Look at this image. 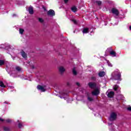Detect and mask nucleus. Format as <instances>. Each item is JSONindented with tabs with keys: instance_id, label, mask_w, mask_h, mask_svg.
<instances>
[{
	"instance_id": "1",
	"label": "nucleus",
	"mask_w": 131,
	"mask_h": 131,
	"mask_svg": "<svg viewBox=\"0 0 131 131\" xmlns=\"http://www.w3.org/2000/svg\"><path fill=\"white\" fill-rule=\"evenodd\" d=\"M88 85L90 89H95L94 91L92 92V96H98V95L100 94V89L99 87H97L96 82H90L88 83Z\"/></svg>"
},
{
	"instance_id": "2",
	"label": "nucleus",
	"mask_w": 131,
	"mask_h": 131,
	"mask_svg": "<svg viewBox=\"0 0 131 131\" xmlns=\"http://www.w3.org/2000/svg\"><path fill=\"white\" fill-rule=\"evenodd\" d=\"M112 76L115 80H121V74L119 72L115 71L112 73Z\"/></svg>"
},
{
	"instance_id": "3",
	"label": "nucleus",
	"mask_w": 131,
	"mask_h": 131,
	"mask_svg": "<svg viewBox=\"0 0 131 131\" xmlns=\"http://www.w3.org/2000/svg\"><path fill=\"white\" fill-rule=\"evenodd\" d=\"M117 118V114L115 113H112L109 118L110 121H113Z\"/></svg>"
},
{
	"instance_id": "4",
	"label": "nucleus",
	"mask_w": 131,
	"mask_h": 131,
	"mask_svg": "<svg viewBox=\"0 0 131 131\" xmlns=\"http://www.w3.org/2000/svg\"><path fill=\"white\" fill-rule=\"evenodd\" d=\"M48 16H50V17H53V16L55 15V11L50 9L47 12Z\"/></svg>"
},
{
	"instance_id": "5",
	"label": "nucleus",
	"mask_w": 131,
	"mask_h": 131,
	"mask_svg": "<svg viewBox=\"0 0 131 131\" xmlns=\"http://www.w3.org/2000/svg\"><path fill=\"white\" fill-rule=\"evenodd\" d=\"M37 89L41 92H46V91H47V90L46 89V86H42L40 85H38L37 86Z\"/></svg>"
},
{
	"instance_id": "6",
	"label": "nucleus",
	"mask_w": 131,
	"mask_h": 131,
	"mask_svg": "<svg viewBox=\"0 0 131 131\" xmlns=\"http://www.w3.org/2000/svg\"><path fill=\"white\" fill-rule=\"evenodd\" d=\"M112 13L115 15L116 16H118L119 15V11L116 8H113L112 9Z\"/></svg>"
},
{
	"instance_id": "7",
	"label": "nucleus",
	"mask_w": 131,
	"mask_h": 131,
	"mask_svg": "<svg viewBox=\"0 0 131 131\" xmlns=\"http://www.w3.org/2000/svg\"><path fill=\"white\" fill-rule=\"evenodd\" d=\"M106 94H107V97H108V98H113L114 96V92L113 91H111L108 93L107 92Z\"/></svg>"
},
{
	"instance_id": "8",
	"label": "nucleus",
	"mask_w": 131,
	"mask_h": 131,
	"mask_svg": "<svg viewBox=\"0 0 131 131\" xmlns=\"http://www.w3.org/2000/svg\"><path fill=\"white\" fill-rule=\"evenodd\" d=\"M59 71L60 72V73H61V74L64 73V72H65V68H64V67H60L59 68Z\"/></svg>"
},
{
	"instance_id": "9",
	"label": "nucleus",
	"mask_w": 131,
	"mask_h": 131,
	"mask_svg": "<svg viewBox=\"0 0 131 131\" xmlns=\"http://www.w3.org/2000/svg\"><path fill=\"white\" fill-rule=\"evenodd\" d=\"M21 55L23 57V58H24L25 59H26L27 58V54L24 52V51L22 50L21 52Z\"/></svg>"
},
{
	"instance_id": "10",
	"label": "nucleus",
	"mask_w": 131,
	"mask_h": 131,
	"mask_svg": "<svg viewBox=\"0 0 131 131\" xmlns=\"http://www.w3.org/2000/svg\"><path fill=\"white\" fill-rule=\"evenodd\" d=\"M105 75H106V73L104 71L100 72L98 73V75L99 77H104V76H105Z\"/></svg>"
},
{
	"instance_id": "11",
	"label": "nucleus",
	"mask_w": 131,
	"mask_h": 131,
	"mask_svg": "<svg viewBox=\"0 0 131 131\" xmlns=\"http://www.w3.org/2000/svg\"><path fill=\"white\" fill-rule=\"evenodd\" d=\"M28 11H29V14H30L31 15L33 14V13H34L33 12V7H32V6H30L29 8Z\"/></svg>"
},
{
	"instance_id": "12",
	"label": "nucleus",
	"mask_w": 131,
	"mask_h": 131,
	"mask_svg": "<svg viewBox=\"0 0 131 131\" xmlns=\"http://www.w3.org/2000/svg\"><path fill=\"white\" fill-rule=\"evenodd\" d=\"M82 32H83V33H89V28H84L82 31Z\"/></svg>"
},
{
	"instance_id": "13",
	"label": "nucleus",
	"mask_w": 131,
	"mask_h": 131,
	"mask_svg": "<svg viewBox=\"0 0 131 131\" xmlns=\"http://www.w3.org/2000/svg\"><path fill=\"white\" fill-rule=\"evenodd\" d=\"M110 55H111V56H112L113 57H116V52L113 51H111Z\"/></svg>"
},
{
	"instance_id": "14",
	"label": "nucleus",
	"mask_w": 131,
	"mask_h": 131,
	"mask_svg": "<svg viewBox=\"0 0 131 131\" xmlns=\"http://www.w3.org/2000/svg\"><path fill=\"white\" fill-rule=\"evenodd\" d=\"M71 10L73 12L75 13V12H76L77 11V8H76V7L74 6V7H72Z\"/></svg>"
},
{
	"instance_id": "15",
	"label": "nucleus",
	"mask_w": 131,
	"mask_h": 131,
	"mask_svg": "<svg viewBox=\"0 0 131 131\" xmlns=\"http://www.w3.org/2000/svg\"><path fill=\"white\" fill-rule=\"evenodd\" d=\"M73 75H77V72L75 70V68L73 69Z\"/></svg>"
},
{
	"instance_id": "16",
	"label": "nucleus",
	"mask_w": 131,
	"mask_h": 131,
	"mask_svg": "<svg viewBox=\"0 0 131 131\" xmlns=\"http://www.w3.org/2000/svg\"><path fill=\"white\" fill-rule=\"evenodd\" d=\"M38 20L39 22H40V23H43V22H45V20L42 18L39 17L38 18Z\"/></svg>"
},
{
	"instance_id": "17",
	"label": "nucleus",
	"mask_w": 131,
	"mask_h": 131,
	"mask_svg": "<svg viewBox=\"0 0 131 131\" xmlns=\"http://www.w3.org/2000/svg\"><path fill=\"white\" fill-rule=\"evenodd\" d=\"M0 86H1V88H6L5 84H4V82L3 81L0 82Z\"/></svg>"
},
{
	"instance_id": "18",
	"label": "nucleus",
	"mask_w": 131,
	"mask_h": 131,
	"mask_svg": "<svg viewBox=\"0 0 131 131\" xmlns=\"http://www.w3.org/2000/svg\"><path fill=\"white\" fill-rule=\"evenodd\" d=\"M19 33H20V34H24V29H19Z\"/></svg>"
},
{
	"instance_id": "19",
	"label": "nucleus",
	"mask_w": 131,
	"mask_h": 131,
	"mask_svg": "<svg viewBox=\"0 0 131 131\" xmlns=\"http://www.w3.org/2000/svg\"><path fill=\"white\" fill-rule=\"evenodd\" d=\"M5 64V61L3 60H0V66H3V65H4Z\"/></svg>"
},
{
	"instance_id": "20",
	"label": "nucleus",
	"mask_w": 131,
	"mask_h": 131,
	"mask_svg": "<svg viewBox=\"0 0 131 131\" xmlns=\"http://www.w3.org/2000/svg\"><path fill=\"white\" fill-rule=\"evenodd\" d=\"M95 3L98 6H101V5H102V2H101V1H96Z\"/></svg>"
},
{
	"instance_id": "21",
	"label": "nucleus",
	"mask_w": 131,
	"mask_h": 131,
	"mask_svg": "<svg viewBox=\"0 0 131 131\" xmlns=\"http://www.w3.org/2000/svg\"><path fill=\"white\" fill-rule=\"evenodd\" d=\"M119 86L118 85H115L114 86V91H117V89H118Z\"/></svg>"
},
{
	"instance_id": "22",
	"label": "nucleus",
	"mask_w": 131,
	"mask_h": 131,
	"mask_svg": "<svg viewBox=\"0 0 131 131\" xmlns=\"http://www.w3.org/2000/svg\"><path fill=\"white\" fill-rule=\"evenodd\" d=\"M4 130L5 131H9V130H10V128L8 127H4Z\"/></svg>"
},
{
	"instance_id": "23",
	"label": "nucleus",
	"mask_w": 131,
	"mask_h": 131,
	"mask_svg": "<svg viewBox=\"0 0 131 131\" xmlns=\"http://www.w3.org/2000/svg\"><path fill=\"white\" fill-rule=\"evenodd\" d=\"M16 70L17 71H21V68L19 67H17L16 68Z\"/></svg>"
},
{
	"instance_id": "24",
	"label": "nucleus",
	"mask_w": 131,
	"mask_h": 131,
	"mask_svg": "<svg viewBox=\"0 0 131 131\" xmlns=\"http://www.w3.org/2000/svg\"><path fill=\"white\" fill-rule=\"evenodd\" d=\"M22 126H23V125H22V123H18V127H19V128H21V127H22Z\"/></svg>"
},
{
	"instance_id": "25",
	"label": "nucleus",
	"mask_w": 131,
	"mask_h": 131,
	"mask_svg": "<svg viewBox=\"0 0 131 131\" xmlns=\"http://www.w3.org/2000/svg\"><path fill=\"white\" fill-rule=\"evenodd\" d=\"M72 21L74 24H77V21L75 19H72Z\"/></svg>"
},
{
	"instance_id": "26",
	"label": "nucleus",
	"mask_w": 131,
	"mask_h": 131,
	"mask_svg": "<svg viewBox=\"0 0 131 131\" xmlns=\"http://www.w3.org/2000/svg\"><path fill=\"white\" fill-rule=\"evenodd\" d=\"M88 100L89 101H90V102H92V101H93V99L92 98H91L90 97H88Z\"/></svg>"
},
{
	"instance_id": "27",
	"label": "nucleus",
	"mask_w": 131,
	"mask_h": 131,
	"mask_svg": "<svg viewBox=\"0 0 131 131\" xmlns=\"http://www.w3.org/2000/svg\"><path fill=\"white\" fill-rule=\"evenodd\" d=\"M107 63L110 67H112V64H111V63H110V62H107Z\"/></svg>"
},
{
	"instance_id": "28",
	"label": "nucleus",
	"mask_w": 131,
	"mask_h": 131,
	"mask_svg": "<svg viewBox=\"0 0 131 131\" xmlns=\"http://www.w3.org/2000/svg\"><path fill=\"white\" fill-rule=\"evenodd\" d=\"M6 122L9 123L10 122H11V121L9 119H8L7 120H6Z\"/></svg>"
},
{
	"instance_id": "29",
	"label": "nucleus",
	"mask_w": 131,
	"mask_h": 131,
	"mask_svg": "<svg viewBox=\"0 0 131 131\" xmlns=\"http://www.w3.org/2000/svg\"><path fill=\"white\" fill-rule=\"evenodd\" d=\"M127 110L128 111H131V106L127 107Z\"/></svg>"
},
{
	"instance_id": "30",
	"label": "nucleus",
	"mask_w": 131,
	"mask_h": 131,
	"mask_svg": "<svg viewBox=\"0 0 131 131\" xmlns=\"http://www.w3.org/2000/svg\"><path fill=\"white\" fill-rule=\"evenodd\" d=\"M92 80H96V78H95V77H92Z\"/></svg>"
},
{
	"instance_id": "31",
	"label": "nucleus",
	"mask_w": 131,
	"mask_h": 131,
	"mask_svg": "<svg viewBox=\"0 0 131 131\" xmlns=\"http://www.w3.org/2000/svg\"><path fill=\"white\" fill-rule=\"evenodd\" d=\"M65 4H67V3H68V0H63Z\"/></svg>"
},
{
	"instance_id": "32",
	"label": "nucleus",
	"mask_w": 131,
	"mask_h": 131,
	"mask_svg": "<svg viewBox=\"0 0 131 131\" xmlns=\"http://www.w3.org/2000/svg\"><path fill=\"white\" fill-rule=\"evenodd\" d=\"M76 84H77V85H78V86H79L80 85V84L78 82H77Z\"/></svg>"
},
{
	"instance_id": "33",
	"label": "nucleus",
	"mask_w": 131,
	"mask_h": 131,
	"mask_svg": "<svg viewBox=\"0 0 131 131\" xmlns=\"http://www.w3.org/2000/svg\"><path fill=\"white\" fill-rule=\"evenodd\" d=\"M5 120L0 118V121H4Z\"/></svg>"
},
{
	"instance_id": "34",
	"label": "nucleus",
	"mask_w": 131,
	"mask_h": 131,
	"mask_svg": "<svg viewBox=\"0 0 131 131\" xmlns=\"http://www.w3.org/2000/svg\"><path fill=\"white\" fill-rule=\"evenodd\" d=\"M17 16V14H13V17H15V16Z\"/></svg>"
},
{
	"instance_id": "35",
	"label": "nucleus",
	"mask_w": 131,
	"mask_h": 131,
	"mask_svg": "<svg viewBox=\"0 0 131 131\" xmlns=\"http://www.w3.org/2000/svg\"><path fill=\"white\" fill-rule=\"evenodd\" d=\"M32 69H34L35 68L34 67V66H32Z\"/></svg>"
},
{
	"instance_id": "36",
	"label": "nucleus",
	"mask_w": 131,
	"mask_h": 131,
	"mask_svg": "<svg viewBox=\"0 0 131 131\" xmlns=\"http://www.w3.org/2000/svg\"><path fill=\"white\" fill-rule=\"evenodd\" d=\"M67 85H70V83L69 82H67Z\"/></svg>"
},
{
	"instance_id": "37",
	"label": "nucleus",
	"mask_w": 131,
	"mask_h": 131,
	"mask_svg": "<svg viewBox=\"0 0 131 131\" xmlns=\"http://www.w3.org/2000/svg\"><path fill=\"white\" fill-rule=\"evenodd\" d=\"M129 30H131V26L129 27Z\"/></svg>"
},
{
	"instance_id": "38",
	"label": "nucleus",
	"mask_w": 131,
	"mask_h": 131,
	"mask_svg": "<svg viewBox=\"0 0 131 131\" xmlns=\"http://www.w3.org/2000/svg\"><path fill=\"white\" fill-rule=\"evenodd\" d=\"M65 95H66V93H64L63 94H62V96H64Z\"/></svg>"
},
{
	"instance_id": "39",
	"label": "nucleus",
	"mask_w": 131,
	"mask_h": 131,
	"mask_svg": "<svg viewBox=\"0 0 131 131\" xmlns=\"http://www.w3.org/2000/svg\"><path fill=\"white\" fill-rule=\"evenodd\" d=\"M13 60H15V57H13Z\"/></svg>"
},
{
	"instance_id": "40",
	"label": "nucleus",
	"mask_w": 131,
	"mask_h": 131,
	"mask_svg": "<svg viewBox=\"0 0 131 131\" xmlns=\"http://www.w3.org/2000/svg\"><path fill=\"white\" fill-rule=\"evenodd\" d=\"M9 48H11V47H10V46H9Z\"/></svg>"
},
{
	"instance_id": "41",
	"label": "nucleus",
	"mask_w": 131,
	"mask_h": 131,
	"mask_svg": "<svg viewBox=\"0 0 131 131\" xmlns=\"http://www.w3.org/2000/svg\"><path fill=\"white\" fill-rule=\"evenodd\" d=\"M17 122H19V120L17 121Z\"/></svg>"
},
{
	"instance_id": "42",
	"label": "nucleus",
	"mask_w": 131,
	"mask_h": 131,
	"mask_svg": "<svg viewBox=\"0 0 131 131\" xmlns=\"http://www.w3.org/2000/svg\"><path fill=\"white\" fill-rule=\"evenodd\" d=\"M60 98L62 99V97H60Z\"/></svg>"
}]
</instances>
